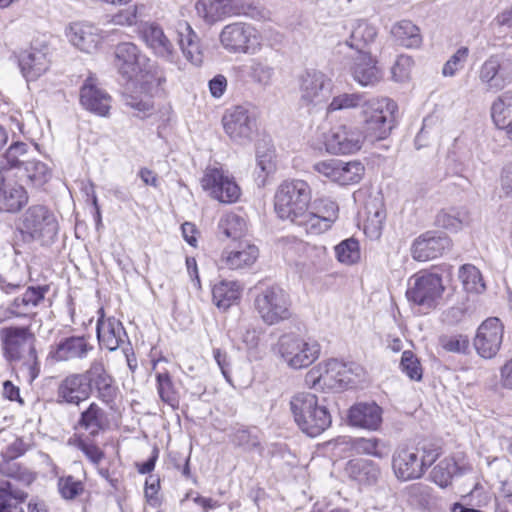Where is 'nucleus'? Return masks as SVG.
Wrapping results in <instances>:
<instances>
[{"instance_id": "nucleus-1", "label": "nucleus", "mask_w": 512, "mask_h": 512, "mask_svg": "<svg viewBox=\"0 0 512 512\" xmlns=\"http://www.w3.org/2000/svg\"><path fill=\"white\" fill-rule=\"evenodd\" d=\"M441 454V447L432 442H423L416 446H399L392 456L393 472L401 481L419 479Z\"/></svg>"}, {"instance_id": "nucleus-2", "label": "nucleus", "mask_w": 512, "mask_h": 512, "mask_svg": "<svg viewBox=\"0 0 512 512\" xmlns=\"http://www.w3.org/2000/svg\"><path fill=\"white\" fill-rule=\"evenodd\" d=\"M311 189L303 180L282 183L275 194V212L282 220L303 227L309 223Z\"/></svg>"}, {"instance_id": "nucleus-3", "label": "nucleus", "mask_w": 512, "mask_h": 512, "mask_svg": "<svg viewBox=\"0 0 512 512\" xmlns=\"http://www.w3.org/2000/svg\"><path fill=\"white\" fill-rule=\"evenodd\" d=\"M290 408L299 428L310 437L320 435L331 425L330 412L325 405L319 404L312 393L301 392L294 395Z\"/></svg>"}, {"instance_id": "nucleus-4", "label": "nucleus", "mask_w": 512, "mask_h": 512, "mask_svg": "<svg viewBox=\"0 0 512 512\" xmlns=\"http://www.w3.org/2000/svg\"><path fill=\"white\" fill-rule=\"evenodd\" d=\"M1 337L4 343L5 355L8 360H23V366L31 380L35 379L40 366L34 347V335L28 327H7L2 329Z\"/></svg>"}, {"instance_id": "nucleus-5", "label": "nucleus", "mask_w": 512, "mask_h": 512, "mask_svg": "<svg viewBox=\"0 0 512 512\" xmlns=\"http://www.w3.org/2000/svg\"><path fill=\"white\" fill-rule=\"evenodd\" d=\"M398 106L389 98H372L363 104V134L370 141L388 137L395 126Z\"/></svg>"}, {"instance_id": "nucleus-6", "label": "nucleus", "mask_w": 512, "mask_h": 512, "mask_svg": "<svg viewBox=\"0 0 512 512\" xmlns=\"http://www.w3.org/2000/svg\"><path fill=\"white\" fill-rule=\"evenodd\" d=\"M278 354L292 369H302L314 363L320 355V345L316 340L305 339L289 333L282 335L276 345Z\"/></svg>"}, {"instance_id": "nucleus-7", "label": "nucleus", "mask_w": 512, "mask_h": 512, "mask_svg": "<svg viewBox=\"0 0 512 512\" xmlns=\"http://www.w3.org/2000/svg\"><path fill=\"white\" fill-rule=\"evenodd\" d=\"M23 230L33 240L49 246L57 239L59 223L55 214L44 205H32L23 214Z\"/></svg>"}, {"instance_id": "nucleus-8", "label": "nucleus", "mask_w": 512, "mask_h": 512, "mask_svg": "<svg viewBox=\"0 0 512 512\" xmlns=\"http://www.w3.org/2000/svg\"><path fill=\"white\" fill-rule=\"evenodd\" d=\"M445 287L439 274L428 271L415 273L408 280L407 299L426 309H433L442 298Z\"/></svg>"}, {"instance_id": "nucleus-9", "label": "nucleus", "mask_w": 512, "mask_h": 512, "mask_svg": "<svg viewBox=\"0 0 512 512\" xmlns=\"http://www.w3.org/2000/svg\"><path fill=\"white\" fill-rule=\"evenodd\" d=\"M255 309L267 325H274L291 317V300L279 286L267 287L257 294Z\"/></svg>"}, {"instance_id": "nucleus-10", "label": "nucleus", "mask_w": 512, "mask_h": 512, "mask_svg": "<svg viewBox=\"0 0 512 512\" xmlns=\"http://www.w3.org/2000/svg\"><path fill=\"white\" fill-rule=\"evenodd\" d=\"M222 47L233 54H255L261 49L258 31L250 24L235 22L226 25L220 33Z\"/></svg>"}, {"instance_id": "nucleus-11", "label": "nucleus", "mask_w": 512, "mask_h": 512, "mask_svg": "<svg viewBox=\"0 0 512 512\" xmlns=\"http://www.w3.org/2000/svg\"><path fill=\"white\" fill-rule=\"evenodd\" d=\"M201 186L211 198L225 204L236 202L241 194L234 178L222 167L208 166L201 178Z\"/></svg>"}, {"instance_id": "nucleus-12", "label": "nucleus", "mask_w": 512, "mask_h": 512, "mask_svg": "<svg viewBox=\"0 0 512 512\" xmlns=\"http://www.w3.org/2000/svg\"><path fill=\"white\" fill-rule=\"evenodd\" d=\"M114 58L115 67L125 79L147 81L150 60L135 44L130 42L118 44L114 51Z\"/></svg>"}, {"instance_id": "nucleus-13", "label": "nucleus", "mask_w": 512, "mask_h": 512, "mask_svg": "<svg viewBox=\"0 0 512 512\" xmlns=\"http://www.w3.org/2000/svg\"><path fill=\"white\" fill-rule=\"evenodd\" d=\"M300 100L307 106L325 103L330 97L332 81L322 71L305 70L298 78Z\"/></svg>"}, {"instance_id": "nucleus-14", "label": "nucleus", "mask_w": 512, "mask_h": 512, "mask_svg": "<svg viewBox=\"0 0 512 512\" xmlns=\"http://www.w3.org/2000/svg\"><path fill=\"white\" fill-rule=\"evenodd\" d=\"M351 369L337 359H330L323 364L311 369L306 375V382L315 387H327L329 389H342L351 381Z\"/></svg>"}, {"instance_id": "nucleus-15", "label": "nucleus", "mask_w": 512, "mask_h": 512, "mask_svg": "<svg viewBox=\"0 0 512 512\" xmlns=\"http://www.w3.org/2000/svg\"><path fill=\"white\" fill-rule=\"evenodd\" d=\"M89 394L95 390L96 397L104 404L113 407L118 395V387L114 384L113 377L107 372L104 364L100 360L91 362L86 370Z\"/></svg>"}, {"instance_id": "nucleus-16", "label": "nucleus", "mask_w": 512, "mask_h": 512, "mask_svg": "<svg viewBox=\"0 0 512 512\" xmlns=\"http://www.w3.org/2000/svg\"><path fill=\"white\" fill-rule=\"evenodd\" d=\"M504 326L497 317H490L478 327L474 339L477 353L485 359H492L501 348Z\"/></svg>"}, {"instance_id": "nucleus-17", "label": "nucleus", "mask_w": 512, "mask_h": 512, "mask_svg": "<svg viewBox=\"0 0 512 512\" xmlns=\"http://www.w3.org/2000/svg\"><path fill=\"white\" fill-rule=\"evenodd\" d=\"M226 134L235 142L249 141L256 129V120L244 106L229 109L222 119Z\"/></svg>"}, {"instance_id": "nucleus-18", "label": "nucleus", "mask_w": 512, "mask_h": 512, "mask_svg": "<svg viewBox=\"0 0 512 512\" xmlns=\"http://www.w3.org/2000/svg\"><path fill=\"white\" fill-rule=\"evenodd\" d=\"M364 139V134L357 127L339 125L326 136V151L330 154H351L361 149Z\"/></svg>"}, {"instance_id": "nucleus-19", "label": "nucleus", "mask_w": 512, "mask_h": 512, "mask_svg": "<svg viewBox=\"0 0 512 512\" xmlns=\"http://www.w3.org/2000/svg\"><path fill=\"white\" fill-rule=\"evenodd\" d=\"M451 248L450 238L436 231H427L418 236L412 243V258L419 262L436 259Z\"/></svg>"}, {"instance_id": "nucleus-20", "label": "nucleus", "mask_w": 512, "mask_h": 512, "mask_svg": "<svg viewBox=\"0 0 512 512\" xmlns=\"http://www.w3.org/2000/svg\"><path fill=\"white\" fill-rule=\"evenodd\" d=\"M140 36L146 46L159 58L178 64L179 57L172 41L156 23H145L140 28Z\"/></svg>"}, {"instance_id": "nucleus-21", "label": "nucleus", "mask_w": 512, "mask_h": 512, "mask_svg": "<svg viewBox=\"0 0 512 512\" xmlns=\"http://www.w3.org/2000/svg\"><path fill=\"white\" fill-rule=\"evenodd\" d=\"M80 103L86 110L105 117L111 108V97L99 86L96 78L88 77L80 89Z\"/></svg>"}, {"instance_id": "nucleus-22", "label": "nucleus", "mask_w": 512, "mask_h": 512, "mask_svg": "<svg viewBox=\"0 0 512 512\" xmlns=\"http://www.w3.org/2000/svg\"><path fill=\"white\" fill-rule=\"evenodd\" d=\"M66 35L73 46L85 53L95 52L103 40L101 30L88 22L72 23Z\"/></svg>"}, {"instance_id": "nucleus-23", "label": "nucleus", "mask_w": 512, "mask_h": 512, "mask_svg": "<svg viewBox=\"0 0 512 512\" xmlns=\"http://www.w3.org/2000/svg\"><path fill=\"white\" fill-rule=\"evenodd\" d=\"M338 217L337 204L329 199H320L310 205L309 223L306 232L319 235L327 231Z\"/></svg>"}, {"instance_id": "nucleus-24", "label": "nucleus", "mask_w": 512, "mask_h": 512, "mask_svg": "<svg viewBox=\"0 0 512 512\" xmlns=\"http://www.w3.org/2000/svg\"><path fill=\"white\" fill-rule=\"evenodd\" d=\"M59 403L80 405L90 397L86 371L74 373L65 377L58 386Z\"/></svg>"}, {"instance_id": "nucleus-25", "label": "nucleus", "mask_w": 512, "mask_h": 512, "mask_svg": "<svg viewBox=\"0 0 512 512\" xmlns=\"http://www.w3.org/2000/svg\"><path fill=\"white\" fill-rule=\"evenodd\" d=\"M28 201V193L21 184L10 181L9 177L0 174V212L18 213Z\"/></svg>"}, {"instance_id": "nucleus-26", "label": "nucleus", "mask_w": 512, "mask_h": 512, "mask_svg": "<svg viewBox=\"0 0 512 512\" xmlns=\"http://www.w3.org/2000/svg\"><path fill=\"white\" fill-rule=\"evenodd\" d=\"M178 44L183 56L194 66H201L205 57V47L187 22L179 23L177 28Z\"/></svg>"}, {"instance_id": "nucleus-27", "label": "nucleus", "mask_w": 512, "mask_h": 512, "mask_svg": "<svg viewBox=\"0 0 512 512\" xmlns=\"http://www.w3.org/2000/svg\"><path fill=\"white\" fill-rule=\"evenodd\" d=\"M348 423L353 427L377 430L382 423V409L375 402H361L349 409Z\"/></svg>"}, {"instance_id": "nucleus-28", "label": "nucleus", "mask_w": 512, "mask_h": 512, "mask_svg": "<svg viewBox=\"0 0 512 512\" xmlns=\"http://www.w3.org/2000/svg\"><path fill=\"white\" fill-rule=\"evenodd\" d=\"M353 79L362 87H373L383 78L382 70L371 53L358 54L351 67Z\"/></svg>"}, {"instance_id": "nucleus-29", "label": "nucleus", "mask_w": 512, "mask_h": 512, "mask_svg": "<svg viewBox=\"0 0 512 512\" xmlns=\"http://www.w3.org/2000/svg\"><path fill=\"white\" fill-rule=\"evenodd\" d=\"M93 350L89 338L85 336H70L63 338L50 352L51 357L56 361H69L84 359Z\"/></svg>"}, {"instance_id": "nucleus-30", "label": "nucleus", "mask_w": 512, "mask_h": 512, "mask_svg": "<svg viewBox=\"0 0 512 512\" xmlns=\"http://www.w3.org/2000/svg\"><path fill=\"white\" fill-rule=\"evenodd\" d=\"M50 59L48 58V49L44 47L37 49L31 47L23 51L19 56V66L23 76L28 80H36L44 74L49 68Z\"/></svg>"}, {"instance_id": "nucleus-31", "label": "nucleus", "mask_w": 512, "mask_h": 512, "mask_svg": "<svg viewBox=\"0 0 512 512\" xmlns=\"http://www.w3.org/2000/svg\"><path fill=\"white\" fill-rule=\"evenodd\" d=\"M259 256L258 248L253 244L240 243L236 249H226L222 253L223 267L239 270L251 267Z\"/></svg>"}, {"instance_id": "nucleus-32", "label": "nucleus", "mask_w": 512, "mask_h": 512, "mask_svg": "<svg viewBox=\"0 0 512 512\" xmlns=\"http://www.w3.org/2000/svg\"><path fill=\"white\" fill-rule=\"evenodd\" d=\"M49 291L48 285L29 286L25 292L12 301L15 317H28L35 315V308L44 301Z\"/></svg>"}, {"instance_id": "nucleus-33", "label": "nucleus", "mask_w": 512, "mask_h": 512, "mask_svg": "<svg viewBox=\"0 0 512 512\" xmlns=\"http://www.w3.org/2000/svg\"><path fill=\"white\" fill-rule=\"evenodd\" d=\"M97 337L101 345L110 351L116 350L126 338L122 323L111 317L99 319L97 322Z\"/></svg>"}, {"instance_id": "nucleus-34", "label": "nucleus", "mask_w": 512, "mask_h": 512, "mask_svg": "<svg viewBox=\"0 0 512 512\" xmlns=\"http://www.w3.org/2000/svg\"><path fill=\"white\" fill-rule=\"evenodd\" d=\"M27 497V492L14 481H0V512H24L23 504Z\"/></svg>"}, {"instance_id": "nucleus-35", "label": "nucleus", "mask_w": 512, "mask_h": 512, "mask_svg": "<svg viewBox=\"0 0 512 512\" xmlns=\"http://www.w3.org/2000/svg\"><path fill=\"white\" fill-rule=\"evenodd\" d=\"M345 472L348 477L359 484H375L380 476L379 467L370 460L352 459L347 462Z\"/></svg>"}, {"instance_id": "nucleus-36", "label": "nucleus", "mask_w": 512, "mask_h": 512, "mask_svg": "<svg viewBox=\"0 0 512 512\" xmlns=\"http://www.w3.org/2000/svg\"><path fill=\"white\" fill-rule=\"evenodd\" d=\"M376 28L365 20H356L346 44L357 51L358 54L370 53L368 47L375 41Z\"/></svg>"}, {"instance_id": "nucleus-37", "label": "nucleus", "mask_w": 512, "mask_h": 512, "mask_svg": "<svg viewBox=\"0 0 512 512\" xmlns=\"http://www.w3.org/2000/svg\"><path fill=\"white\" fill-rule=\"evenodd\" d=\"M471 470L472 467L468 464L459 465L453 458H444L433 468L431 479L444 488L451 483L453 476L463 475Z\"/></svg>"}, {"instance_id": "nucleus-38", "label": "nucleus", "mask_w": 512, "mask_h": 512, "mask_svg": "<svg viewBox=\"0 0 512 512\" xmlns=\"http://www.w3.org/2000/svg\"><path fill=\"white\" fill-rule=\"evenodd\" d=\"M235 0H198L197 13L207 22H216L234 13Z\"/></svg>"}, {"instance_id": "nucleus-39", "label": "nucleus", "mask_w": 512, "mask_h": 512, "mask_svg": "<svg viewBox=\"0 0 512 512\" xmlns=\"http://www.w3.org/2000/svg\"><path fill=\"white\" fill-rule=\"evenodd\" d=\"M106 413L105 411L95 402L80 413L78 420V426L84 429L92 437H96L106 427Z\"/></svg>"}, {"instance_id": "nucleus-40", "label": "nucleus", "mask_w": 512, "mask_h": 512, "mask_svg": "<svg viewBox=\"0 0 512 512\" xmlns=\"http://www.w3.org/2000/svg\"><path fill=\"white\" fill-rule=\"evenodd\" d=\"M242 287L236 281L222 280L212 289L213 302L223 310L235 304L241 296Z\"/></svg>"}, {"instance_id": "nucleus-41", "label": "nucleus", "mask_w": 512, "mask_h": 512, "mask_svg": "<svg viewBox=\"0 0 512 512\" xmlns=\"http://www.w3.org/2000/svg\"><path fill=\"white\" fill-rule=\"evenodd\" d=\"M394 41L406 48H417L422 43L419 28L409 20H401L391 28Z\"/></svg>"}, {"instance_id": "nucleus-42", "label": "nucleus", "mask_w": 512, "mask_h": 512, "mask_svg": "<svg viewBox=\"0 0 512 512\" xmlns=\"http://www.w3.org/2000/svg\"><path fill=\"white\" fill-rule=\"evenodd\" d=\"M501 60L499 56H490L480 67L479 80L487 89L500 90L505 86V81L500 74Z\"/></svg>"}, {"instance_id": "nucleus-43", "label": "nucleus", "mask_w": 512, "mask_h": 512, "mask_svg": "<svg viewBox=\"0 0 512 512\" xmlns=\"http://www.w3.org/2000/svg\"><path fill=\"white\" fill-rule=\"evenodd\" d=\"M364 209L366 214L365 231L379 236L386 218L382 200L378 197L370 198L365 203Z\"/></svg>"}, {"instance_id": "nucleus-44", "label": "nucleus", "mask_w": 512, "mask_h": 512, "mask_svg": "<svg viewBox=\"0 0 512 512\" xmlns=\"http://www.w3.org/2000/svg\"><path fill=\"white\" fill-rule=\"evenodd\" d=\"M469 221V216L464 209H443L439 211L435 217V224L438 227L444 228L449 231L456 232L462 228L464 224Z\"/></svg>"}, {"instance_id": "nucleus-45", "label": "nucleus", "mask_w": 512, "mask_h": 512, "mask_svg": "<svg viewBox=\"0 0 512 512\" xmlns=\"http://www.w3.org/2000/svg\"><path fill=\"white\" fill-rule=\"evenodd\" d=\"M491 117L495 125L502 129L512 119V91L501 94L491 106Z\"/></svg>"}, {"instance_id": "nucleus-46", "label": "nucleus", "mask_w": 512, "mask_h": 512, "mask_svg": "<svg viewBox=\"0 0 512 512\" xmlns=\"http://www.w3.org/2000/svg\"><path fill=\"white\" fill-rule=\"evenodd\" d=\"M27 153V145L22 142L12 144L6 153L0 157V174L9 177V173L13 168L24 167V157Z\"/></svg>"}, {"instance_id": "nucleus-47", "label": "nucleus", "mask_w": 512, "mask_h": 512, "mask_svg": "<svg viewBox=\"0 0 512 512\" xmlns=\"http://www.w3.org/2000/svg\"><path fill=\"white\" fill-rule=\"evenodd\" d=\"M351 445L358 454H366L380 459L386 457L389 453L386 443L375 437L355 438Z\"/></svg>"}, {"instance_id": "nucleus-48", "label": "nucleus", "mask_w": 512, "mask_h": 512, "mask_svg": "<svg viewBox=\"0 0 512 512\" xmlns=\"http://www.w3.org/2000/svg\"><path fill=\"white\" fill-rule=\"evenodd\" d=\"M459 278L464 289L471 293H482L485 290V283L478 268L471 264H465L459 269Z\"/></svg>"}, {"instance_id": "nucleus-49", "label": "nucleus", "mask_w": 512, "mask_h": 512, "mask_svg": "<svg viewBox=\"0 0 512 512\" xmlns=\"http://www.w3.org/2000/svg\"><path fill=\"white\" fill-rule=\"evenodd\" d=\"M338 181L340 185H350L358 183L363 175L365 168L359 161L344 162L338 161Z\"/></svg>"}, {"instance_id": "nucleus-50", "label": "nucleus", "mask_w": 512, "mask_h": 512, "mask_svg": "<svg viewBox=\"0 0 512 512\" xmlns=\"http://www.w3.org/2000/svg\"><path fill=\"white\" fill-rule=\"evenodd\" d=\"M24 173L28 181L35 187H41L51 177L48 166L38 160H29L24 163Z\"/></svg>"}, {"instance_id": "nucleus-51", "label": "nucleus", "mask_w": 512, "mask_h": 512, "mask_svg": "<svg viewBox=\"0 0 512 512\" xmlns=\"http://www.w3.org/2000/svg\"><path fill=\"white\" fill-rule=\"evenodd\" d=\"M249 76L254 82L262 86H268L272 82L274 68L267 61L254 58L250 61Z\"/></svg>"}, {"instance_id": "nucleus-52", "label": "nucleus", "mask_w": 512, "mask_h": 512, "mask_svg": "<svg viewBox=\"0 0 512 512\" xmlns=\"http://www.w3.org/2000/svg\"><path fill=\"white\" fill-rule=\"evenodd\" d=\"M337 259L344 264H354L360 259L359 242L354 238L343 240L335 247Z\"/></svg>"}, {"instance_id": "nucleus-53", "label": "nucleus", "mask_w": 512, "mask_h": 512, "mask_svg": "<svg viewBox=\"0 0 512 512\" xmlns=\"http://www.w3.org/2000/svg\"><path fill=\"white\" fill-rule=\"evenodd\" d=\"M156 380L161 400L172 407H176L178 405V398L170 375L167 372L157 373Z\"/></svg>"}, {"instance_id": "nucleus-54", "label": "nucleus", "mask_w": 512, "mask_h": 512, "mask_svg": "<svg viewBox=\"0 0 512 512\" xmlns=\"http://www.w3.org/2000/svg\"><path fill=\"white\" fill-rule=\"evenodd\" d=\"M439 344L447 352L466 354L469 350L470 341L463 334L442 335L439 337Z\"/></svg>"}, {"instance_id": "nucleus-55", "label": "nucleus", "mask_w": 512, "mask_h": 512, "mask_svg": "<svg viewBox=\"0 0 512 512\" xmlns=\"http://www.w3.org/2000/svg\"><path fill=\"white\" fill-rule=\"evenodd\" d=\"M366 100L364 97L358 93H343L338 96H335L331 103L329 104L327 110L328 112L343 110V109H351L356 107H362Z\"/></svg>"}, {"instance_id": "nucleus-56", "label": "nucleus", "mask_w": 512, "mask_h": 512, "mask_svg": "<svg viewBox=\"0 0 512 512\" xmlns=\"http://www.w3.org/2000/svg\"><path fill=\"white\" fill-rule=\"evenodd\" d=\"M400 368L411 380L420 381L422 379L421 364L412 351L406 350L402 353Z\"/></svg>"}, {"instance_id": "nucleus-57", "label": "nucleus", "mask_w": 512, "mask_h": 512, "mask_svg": "<svg viewBox=\"0 0 512 512\" xmlns=\"http://www.w3.org/2000/svg\"><path fill=\"white\" fill-rule=\"evenodd\" d=\"M220 228L227 237L236 239L246 231V222L237 214H228L221 220Z\"/></svg>"}, {"instance_id": "nucleus-58", "label": "nucleus", "mask_w": 512, "mask_h": 512, "mask_svg": "<svg viewBox=\"0 0 512 512\" xmlns=\"http://www.w3.org/2000/svg\"><path fill=\"white\" fill-rule=\"evenodd\" d=\"M58 490L62 498L73 500L83 492L84 485L71 475L62 476L58 479Z\"/></svg>"}, {"instance_id": "nucleus-59", "label": "nucleus", "mask_w": 512, "mask_h": 512, "mask_svg": "<svg viewBox=\"0 0 512 512\" xmlns=\"http://www.w3.org/2000/svg\"><path fill=\"white\" fill-rule=\"evenodd\" d=\"M468 48H459L444 64L442 68V74L445 77L454 76L459 70L464 67V64L468 57Z\"/></svg>"}, {"instance_id": "nucleus-60", "label": "nucleus", "mask_w": 512, "mask_h": 512, "mask_svg": "<svg viewBox=\"0 0 512 512\" xmlns=\"http://www.w3.org/2000/svg\"><path fill=\"white\" fill-rule=\"evenodd\" d=\"M414 61L408 55H400L391 69L392 77L397 82L409 79Z\"/></svg>"}, {"instance_id": "nucleus-61", "label": "nucleus", "mask_w": 512, "mask_h": 512, "mask_svg": "<svg viewBox=\"0 0 512 512\" xmlns=\"http://www.w3.org/2000/svg\"><path fill=\"white\" fill-rule=\"evenodd\" d=\"M0 471L15 481H20L25 484H29L32 481L31 474H29L26 470H22L17 463L12 461H7L2 464Z\"/></svg>"}, {"instance_id": "nucleus-62", "label": "nucleus", "mask_w": 512, "mask_h": 512, "mask_svg": "<svg viewBox=\"0 0 512 512\" xmlns=\"http://www.w3.org/2000/svg\"><path fill=\"white\" fill-rule=\"evenodd\" d=\"M338 161V159L319 161L313 164L312 169L318 174L323 175L324 177L337 183L339 170Z\"/></svg>"}, {"instance_id": "nucleus-63", "label": "nucleus", "mask_w": 512, "mask_h": 512, "mask_svg": "<svg viewBox=\"0 0 512 512\" xmlns=\"http://www.w3.org/2000/svg\"><path fill=\"white\" fill-rule=\"evenodd\" d=\"M125 105L135 110L137 113L136 116H141L148 114L152 109L153 105L149 97L139 98L134 95H125Z\"/></svg>"}, {"instance_id": "nucleus-64", "label": "nucleus", "mask_w": 512, "mask_h": 512, "mask_svg": "<svg viewBox=\"0 0 512 512\" xmlns=\"http://www.w3.org/2000/svg\"><path fill=\"white\" fill-rule=\"evenodd\" d=\"M77 446L93 464H99L102 461L104 453L95 444L79 439Z\"/></svg>"}]
</instances>
